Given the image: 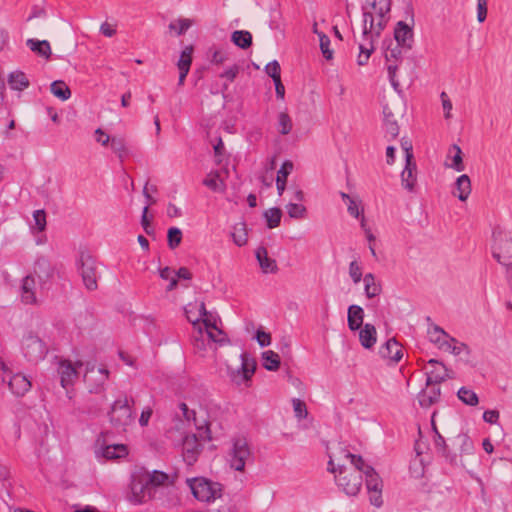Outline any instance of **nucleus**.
I'll use <instances>...</instances> for the list:
<instances>
[{"instance_id":"nucleus-1","label":"nucleus","mask_w":512,"mask_h":512,"mask_svg":"<svg viewBox=\"0 0 512 512\" xmlns=\"http://www.w3.org/2000/svg\"><path fill=\"white\" fill-rule=\"evenodd\" d=\"M135 405V400L132 397H128L127 395H123L116 399L108 412L109 422L113 430L117 433H122L127 430V428L134 421V411L133 406Z\"/></svg>"},{"instance_id":"nucleus-2","label":"nucleus","mask_w":512,"mask_h":512,"mask_svg":"<svg viewBox=\"0 0 512 512\" xmlns=\"http://www.w3.org/2000/svg\"><path fill=\"white\" fill-rule=\"evenodd\" d=\"M211 439L210 424L204 421V426H197V433L188 434L183 439L182 447L185 460L189 464H193L202 451L201 442L210 441Z\"/></svg>"},{"instance_id":"nucleus-3","label":"nucleus","mask_w":512,"mask_h":512,"mask_svg":"<svg viewBox=\"0 0 512 512\" xmlns=\"http://www.w3.org/2000/svg\"><path fill=\"white\" fill-rule=\"evenodd\" d=\"M493 257L507 268L508 277L512 276V238L499 228L493 231Z\"/></svg>"},{"instance_id":"nucleus-4","label":"nucleus","mask_w":512,"mask_h":512,"mask_svg":"<svg viewBox=\"0 0 512 512\" xmlns=\"http://www.w3.org/2000/svg\"><path fill=\"white\" fill-rule=\"evenodd\" d=\"M193 496L202 502L213 501L222 495V485L204 477L187 479Z\"/></svg>"},{"instance_id":"nucleus-5","label":"nucleus","mask_w":512,"mask_h":512,"mask_svg":"<svg viewBox=\"0 0 512 512\" xmlns=\"http://www.w3.org/2000/svg\"><path fill=\"white\" fill-rule=\"evenodd\" d=\"M149 486L146 471L140 470L134 472L131 475V481L129 484L130 493L128 495V500L134 505L147 502L152 498Z\"/></svg>"},{"instance_id":"nucleus-6","label":"nucleus","mask_w":512,"mask_h":512,"mask_svg":"<svg viewBox=\"0 0 512 512\" xmlns=\"http://www.w3.org/2000/svg\"><path fill=\"white\" fill-rule=\"evenodd\" d=\"M229 456L230 467L240 472L244 471L246 463L253 459L251 449L245 438H236L233 440Z\"/></svg>"},{"instance_id":"nucleus-7","label":"nucleus","mask_w":512,"mask_h":512,"mask_svg":"<svg viewBox=\"0 0 512 512\" xmlns=\"http://www.w3.org/2000/svg\"><path fill=\"white\" fill-rule=\"evenodd\" d=\"M22 352L29 362L38 363L45 358L48 350L37 335L29 332L22 339Z\"/></svg>"},{"instance_id":"nucleus-8","label":"nucleus","mask_w":512,"mask_h":512,"mask_svg":"<svg viewBox=\"0 0 512 512\" xmlns=\"http://www.w3.org/2000/svg\"><path fill=\"white\" fill-rule=\"evenodd\" d=\"M339 475L336 476V483L346 495L356 496L362 486V475L359 471H351L343 466L338 468Z\"/></svg>"},{"instance_id":"nucleus-9","label":"nucleus","mask_w":512,"mask_h":512,"mask_svg":"<svg viewBox=\"0 0 512 512\" xmlns=\"http://www.w3.org/2000/svg\"><path fill=\"white\" fill-rule=\"evenodd\" d=\"M78 265L85 287L90 291L96 290L98 287L96 260L87 251H81Z\"/></svg>"},{"instance_id":"nucleus-10","label":"nucleus","mask_w":512,"mask_h":512,"mask_svg":"<svg viewBox=\"0 0 512 512\" xmlns=\"http://www.w3.org/2000/svg\"><path fill=\"white\" fill-rule=\"evenodd\" d=\"M367 469L368 473L365 474V482L369 494V501L371 505L380 508L383 505V481L374 468Z\"/></svg>"},{"instance_id":"nucleus-11","label":"nucleus","mask_w":512,"mask_h":512,"mask_svg":"<svg viewBox=\"0 0 512 512\" xmlns=\"http://www.w3.org/2000/svg\"><path fill=\"white\" fill-rule=\"evenodd\" d=\"M109 372L107 369L100 368L95 370L94 367L87 368L84 375V381L87 384L89 393L99 394L104 391V384L108 379Z\"/></svg>"},{"instance_id":"nucleus-12","label":"nucleus","mask_w":512,"mask_h":512,"mask_svg":"<svg viewBox=\"0 0 512 512\" xmlns=\"http://www.w3.org/2000/svg\"><path fill=\"white\" fill-rule=\"evenodd\" d=\"M240 358L241 367L232 374V380L237 384L250 380L257 367L256 360L252 358L248 353L243 352L240 355Z\"/></svg>"},{"instance_id":"nucleus-13","label":"nucleus","mask_w":512,"mask_h":512,"mask_svg":"<svg viewBox=\"0 0 512 512\" xmlns=\"http://www.w3.org/2000/svg\"><path fill=\"white\" fill-rule=\"evenodd\" d=\"M433 444L437 455L444 458L446 463L451 466L457 465V454L449 449L445 438L439 431H436V435L433 436Z\"/></svg>"},{"instance_id":"nucleus-14","label":"nucleus","mask_w":512,"mask_h":512,"mask_svg":"<svg viewBox=\"0 0 512 512\" xmlns=\"http://www.w3.org/2000/svg\"><path fill=\"white\" fill-rule=\"evenodd\" d=\"M428 335L431 342L438 345L440 349H444L451 353L454 344L451 341L452 337H450L440 326L432 324L428 329Z\"/></svg>"},{"instance_id":"nucleus-15","label":"nucleus","mask_w":512,"mask_h":512,"mask_svg":"<svg viewBox=\"0 0 512 512\" xmlns=\"http://www.w3.org/2000/svg\"><path fill=\"white\" fill-rule=\"evenodd\" d=\"M394 39L403 48L410 50L413 44V31L411 27L404 21L397 22L394 29Z\"/></svg>"},{"instance_id":"nucleus-16","label":"nucleus","mask_w":512,"mask_h":512,"mask_svg":"<svg viewBox=\"0 0 512 512\" xmlns=\"http://www.w3.org/2000/svg\"><path fill=\"white\" fill-rule=\"evenodd\" d=\"M30 380L22 373L12 375L8 380V387L17 397L24 396L31 388Z\"/></svg>"},{"instance_id":"nucleus-17","label":"nucleus","mask_w":512,"mask_h":512,"mask_svg":"<svg viewBox=\"0 0 512 512\" xmlns=\"http://www.w3.org/2000/svg\"><path fill=\"white\" fill-rule=\"evenodd\" d=\"M57 371L63 388H67V386L71 385L78 374L76 368L69 360H61Z\"/></svg>"},{"instance_id":"nucleus-18","label":"nucleus","mask_w":512,"mask_h":512,"mask_svg":"<svg viewBox=\"0 0 512 512\" xmlns=\"http://www.w3.org/2000/svg\"><path fill=\"white\" fill-rule=\"evenodd\" d=\"M379 354L381 357L390 359L394 362L400 361L403 357L402 348L395 338L389 339L384 345H382L379 349Z\"/></svg>"},{"instance_id":"nucleus-19","label":"nucleus","mask_w":512,"mask_h":512,"mask_svg":"<svg viewBox=\"0 0 512 512\" xmlns=\"http://www.w3.org/2000/svg\"><path fill=\"white\" fill-rule=\"evenodd\" d=\"M402 185L409 191H412L416 183V163L413 161V155H408L406 165L401 173Z\"/></svg>"},{"instance_id":"nucleus-20","label":"nucleus","mask_w":512,"mask_h":512,"mask_svg":"<svg viewBox=\"0 0 512 512\" xmlns=\"http://www.w3.org/2000/svg\"><path fill=\"white\" fill-rule=\"evenodd\" d=\"M35 278L32 275H27L23 278L21 284V300L25 304H35L37 299L35 295Z\"/></svg>"},{"instance_id":"nucleus-21","label":"nucleus","mask_w":512,"mask_h":512,"mask_svg":"<svg viewBox=\"0 0 512 512\" xmlns=\"http://www.w3.org/2000/svg\"><path fill=\"white\" fill-rule=\"evenodd\" d=\"M364 310L361 306L352 304L348 307L347 323L351 331L359 330L363 325Z\"/></svg>"},{"instance_id":"nucleus-22","label":"nucleus","mask_w":512,"mask_h":512,"mask_svg":"<svg viewBox=\"0 0 512 512\" xmlns=\"http://www.w3.org/2000/svg\"><path fill=\"white\" fill-rule=\"evenodd\" d=\"M256 259L264 273H275L278 270L276 260L268 256V251L261 246L256 250Z\"/></svg>"},{"instance_id":"nucleus-23","label":"nucleus","mask_w":512,"mask_h":512,"mask_svg":"<svg viewBox=\"0 0 512 512\" xmlns=\"http://www.w3.org/2000/svg\"><path fill=\"white\" fill-rule=\"evenodd\" d=\"M54 273V269L50 261L45 257H40L34 264V274L38 277L41 283H46Z\"/></svg>"},{"instance_id":"nucleus-24","label":"nucleus","mask_w":512,"mask_h":512,"mask_svg":"<svg viewBox=\"0 0 512 512\" xmlns=\"http://www.w3.org/2000/svg\"><path fill=\"white\" fill-rule=\"evenodd\" d=\"M385 137L388 141L394 140L399 134V126L392 111L385 106L383 108Z\"/></svg>"},{"instance_id":"nucleus-25","label":"nucleus","mask_w":512,"mask_h":512,"mask_svg":"<svg viewBox=\"0 0 512 512\" xmlns=\"http://www.w3.org/2000/svg\"><path fill=\"white\" fill-rule=\"evenodd\" d=\"M433 387L428 389H423L418 394V402L422 408H429L433 404L437 403L441 396V389L440 387H435V385H432Z\"/></svg>"},{"instance_id":"nucleus-26","label":"nucleus","mask_w":512,"mask_h":512,"mask_svg":"<svg viewBox=\"0 0 512 512\" xmlns=\"http://www.w3.org/2000/svg\"><path fill=\"white\" fill-rule=\"evenodd\" d=\"M359 330V340L361 345L366 349L372 348L375 345L377 339L375 326L373 324L366 323Z\"/></svg>"},{"instance_id":"nucleus-27","label":"nucleus","mask_w":512,"mask_h":512,"mask_svg":"<svg viewBox=\"0 0 512 512\" xmlns=\"http://www.w3.org/2000/svg\"><path fill=\"white\" fill-rule=\"evenodd\" d=\"M471 193V181L468 175L462 174L456 179L453 195L460 201H466Z\"/></svg>"},{"instance_id":"nucleus-28","label":"nucleus","mask_w":512,"mask_h":512,"mask_svg":"<svg viewBox=\"0 0 512 512\" xmlns=\"http://www.w3.org/2000/svg\"><path fill=\"white\" fill-rule=\"evenodd\" d=\"M293 163L290 160H286L281 165L280 169L277 172L276 177V187L277 192L281 196L286 188L287 177L293 171Z\"/></svg>"},{"instance_id":"nucleus-29","label":"nucleus","mask_w":512,"mask_h":512,"mask_svg":"<svg viewBox=\"0 0 512 512\" xmlns=\"http://www.w3.org/2000/svg\"><path fill=\"white\" fill-rule=\"evenodd\" d=\"M26 45L30 48L31 51L40 57L48 59L51 56V47L47 40H37L31 38L26 41Z\"/></svg>"},{"instance_id":"nucleus-30","label":"nucleus","mask_w":512,"mask_h":512,"mask_svg":"<svg viewBox=\"0 0 512 512\" xmlns=\"http://www.w3.org/2000/svg\"><path fill=\"white\" fill-rule=\"evenodd\" d=\"M8 84L12 90L22 91L29 86V80L22 71H13L8 76Z\"/></svg>"},{"instance_id":"nucleus-31","label":"nucleus","mask_w":512,"mask_h":512,"mask_svg":"<svg viewBox=\"0 0 512 512\" xmlns=\"http://www.w3.org/2000/svg\"><path fill=\"white\" fill-rule=\"evenodd\" d=\"M363 281L365 284L364 291L367 298H374L381 293V284L376 282L374 274L367 273L364 276Z\"/></svg>"},{"instance_id":"nucleus-32","label":"nucleus","mask_w":512,"mask_h":512,"mask_svg":"<svg viewBox=\"0 0 512 512\" xmlns=\"http://www.w3.org/2000/svg\"><path fill=\"white\" fill-rule=\"evenodd\" d=\"M203 185L208 187L214 192H224L226 189L225 182L220 179L219 171L210 172L207 177L203 180Z\"/></svg>"},{"instance_id":"nucleus-33","label":"nucleus","mask_w":512,"mask_h":512,"mask_svg":"<svg viewBox=\"0 0 512 512\" xmlns=\"http://www.w3.org/2000/svg\"><path fill=\"white\" fill-rule=\"evenodd\" d=\"M231 41L241 49H247L252 45V34L246 30H236L231 35Z\"/></svg>"},{"instance_id":"nucleus-34","label":"nucleus","mask_w":512,"mask_h":512,"mask_svg":"<svg viewBox=\"0 0 512 512\" xmlns=\"http://www.w3.org/2000/svg\"><path fill=\"white\" fill-rule=\"evenodd\" d=\"M280 364L281 360L276 352L268 350L262 353V365L266 370L276 371L279 369Z\"/></svg>"},{"instance_id":"nucleus-35","label":"nucleus","mask_w":512,"mask_h":512,"mask_svg":"<svg viewBox=\"0 0 512 512\" xmlns=\"http://www.w3.org/2000/svg\"><path fill=\"white\" fill-rule=\"evenodd\" d=\"M51 93L62 101H66L71 97L69 86L62 80H56L51 83Z\"/></svg>"},{"instance_id":"nucleus-36","label":"nucleus","mask_w":512,"mask_h":512,"mask_svg":"<svg viewBox=\"0 0 512 512\" xmlns=\"http://www.w3.org/2000/svg\"><path fill=\"white\" fill-rule=\"evenodd\" d=\"M128 454L127 447L123 444L108 445L103 449L104 458L112 460L126 456Z\"/></svg>"},{"instance_id":"nucleus-37","label":"nucleus","mask_w":512,"mask_h":512,"mask_svg":"<svg viewBox=\"0 0 512 512\" xmlns=\"http://www.w3.org/2000/svg\"><path fill=\"white\" fill-rule=\"evenodd\" d=\"M365 40L368 41V43H366V44L360 43L359 44V54L357 57V64L359 66L366 65L368 63V60H369L371 54L374 51V45H373L374 40L370 37H368V39H365Z\"/></svg>"},{"instance_id":"nucleus-38","label":"nucleus","mask_w":512,"mask_h":512,"mask_svg":"<svg viewBox=\"0 0 512 512\" xmlns=\"http://www.w3.org/2000/svg\"><path fill=\"white\" fill-rule=\"evenodd\" d=\"M233 242L241 247L247 243V228L245 222H239L234 225L233 232L231 233Z\"/></svg>"},{"instance_id":"nucleus-39","label":"nucleus","mask_w":512,"mask_h":512,"mask_svg":"<svg viewBox=\"0 0 512 512\" xmlns=\"http://www.w3.org/2000/svg\"><path fill=\"white\" fill-rule=\"evenodd\" d=\"M263 216L266 219L267 227L273 229L280 225L282 210L278 207H273L264 211Z\"/></svg>"},{"instance_id":"nucleus-40","label":"nucleus","mask_w":512,"mask_h":512,"mask_svg":"<svg viewBox=\"0 0 512 512\" xmlns=\"http://www.w3.org/2000/svg\"><path fill=\"white\" fill-rule=\"evenodd\" d=\"M452 151L455 152V154L452 156V162L450 164H445L447 167L454 169L457 172H461L465 169V166L463 164L462 159V150L457 144H453L450 147L449 153Z\"/></svg>"},{"instance_id":"nucleus-41","label":"nucleus","mask_w":512,"mask_h":512,"mask_svg":"<svg viewBox=\"0 0 512 512\" xmlns=\"http://www.w3.org/2000/svg\"><path fill=\"white\" fill-rule=\"evenodd\" d=\"M386 43H388L387 45V48H386V52H385V59L387 62H391L392 60L393 61H398L402 58V50L404 49L402 47V45H399L398 43H396L394 45V47H391L392 45V40L389 39V40H384L383 44L385 45Z\"/></svg>"},{"instance_id":"nucleus-42","label":"nucleus","mask_w":512,"mask_h":512,"mask_svg":"<svg viewBox=\"0 0 512 512\" xmlns=\"http://www.w3.org/2000/svg\"><path fill=\"white\" fill-rule=\"evenodd\" d=\"M457 396L459 400L469 406H476L479 403L477 394L466 387H461L457 392Z\"/></svg>"},{"instance_id":"nucleus-43","label":"nucleus","mask_w":512,"mask_h":512,"mask_svg":"<svg viewBox=\"0 0 512 512\" xmlns=\"http://www.w3.org/2000/svg\"><path fill=\"white\" fill-rule=\"evenodd\" d=\"M345 457L350 459L351 464L355 468L353 471H359L361 475H365L368 473L367 468H373L371 465L366 464L365 460L360 455H355L350 452H346Z\"/></svg>"},{"instance_id":"nucleus-44","label":"nucleus","mask_w":512,"mask_h":512,"mask_svg":"<svg viewBox=\"0 0 512 512\" xmlns=\"http://www.w3.org/2000/svg\"><path fill=\"white\" fill-rule=\"evenodd\" d=\"M367 2L376 11L379 18H386L391 10V0H379L378 4L376 0H367Z\"/></svg>"},{"instance_id":"nucleus-45","label":"nucleus","mask_w":512,"mask_h":512,"mask_svg":"<svg viewBox=\"0 0 512 512\" xmlns=\"http://www.w3.org/2000/svg\"><path fill=\"white\" fill-rule=\"evenodd\" d=\"M182 231L178 227H170L167 231V245L171 250L176 249L182 241Z\"/></svg>"},{"instance_id":"nucleus-46","label":"nucleus","mask_w":512,"mask_h":512,"mask_svg":"<svg viewBox=\"0 0 512 512\" xmlns=\"http://www.w3.org/2000/svg\"><path fill=\"white\" fill-rule=\"evenodd\" d=\"M147 480L150 486L158 487L168 482L169 475L163 471L153 470L152 473L147 472Z\"/></svg>"},{"instance_id":"nucleus-47","label":"nucleus","mask_w":512,"mask_h":512,"mask_svg":"<svg viewBox=\"0 0 512 512\" xmlns=\"http://www.w3.org/2000/svg\"><path fill=\"white\" fill-rule=\"evenodd\" d=\"M278 132L281 135H287L292 130V120L288 113L280 112L278 115V124H277Z\"/></svg>"},{"instance_id":"nucleus-48","label":"nucleus","mask_w":512,"mask_h":512,"mask_svg":"<svg viewBox=\"0 0 512 512\" xmlns=\"http://www.w3.org/2000/svg\"><path fill=\"white\" fill-rule=\"evenodd\" d=\"M110 145H111V149L118 155V157L122 160L123 157L125 156L126 154V143H125V140L124 138L122 137H116V136H113L111 137L110 139Z\"/></svg>"},{"instance_id":"nucleus-49","label":"nucleus","mask_w":512,"mask_h":512,"mask_svg":"<svg viewBox=\"0 0 512 512\" xmlns=\"http://www.w3.org/2000/svg\"><path fill=\"white\" fill-rule=\"evenodd\" d=\"M288 215L294 219H303L306 217V207L298 203H289L287 206Z\"/></svg>"},{"instance_id":"nucleus-50","label":"nucleus","mask_w":512,"mask_h":512,"mask_svg":"<svg viewBox=\"0 0 512 512\" xmlns=\"http://www.w3.org/2000/svg\"><path fill=\"white\" fill-rule=\"evenodd\" d=\"M192 52H193L192 46L185 47V49L182 51L180 58L178 60V63H177V66L179 69L190 70V66L192 63Z\"/></svg>"},{"instance_id":"nucleus-51","label":"nucleus","mask_w":512,"mask_h":512,"mask_svg":"<svg viewBox=\"0 0 512 512\" xmlns=\"http://www.w3.org/2000/svg\"><path fill=\"white\" fill-rule=\"evenodd\" d=\"M320 49L326 60L333 59V50L330 49V38L324 33H318Z\"/></svg>"},{"instance_id":"nucleus-52","label":"nucleus","mask_w":512,"mask_h":512,"mask_svg":"<svg viewBox=\"0 0 512 512\" xmlns=\"http://www.w3.org/2000/svg\"><path fill=\"white\" fill-rule=\"evenodd\" d=\"M192 343L194 350L196 352H205L206 351V339L204 338L203 331L199 327L198 331L192 337Z\"/></svg>"},{"instance_id":"nucleus-53","label":"nucleus","mask_w":512,"mask_h":512,"mask_svg":"<svg viewBox=\"0 0 512 512\" xmlns=\"http://www.w3.org/2000/svg\"><path fill=\"white\" fill-rule=\"evenodd\" d=\"M374 30V17L371 12H363V31L362 35L364 39H368L369 33Z\"/></svg>"},{"instance_id":"nucleus-54","label":"nucleus","mask_w":512,"mask_h":512,"mask_svg":"<svg viewBox=\"0 0 512 512\" xmlns=\"http://www.w3.org/2000/svg\"><path fill=\"white\" fill-rule=\"evenodd\" d=\"M451 341L454 343L453 348L451 350V353L460 356L461 354L465 353L466 358L464 359L465 362L469 361V355L471 353L470 348L465 343L459 342L455 338H451Z\"/></svg>"},{"instance_id":"nucleus-55","label":"nucleus","mask_w":512,"mask_h":512,"mask_svg":"<svg viewBox=\"0 0 512 512\" xmlns=\"http://www.w3.org/2000/svg\"><path fill=\"white\" fill-rule=\"evenodd\" d=\"M148 205H146L144 208H143V211H142V216H141V226L143 227L145 233L149 236L151 235H154L155 233V230H154V227L152 225V218L150 219L148 217Z\"/></svg>"},{"instance_id":"nucleus-56","label":"nucleus","mask_w":512,"mask_h":512,"mask_svg":"<svg viewBox=\"0 0 512 512\" xmlns=\"http://www.w3.org/2000/svg\"><path fill=\"white\" fill-rule=\"evenodd\" d=\"M292 404H293L295 416L298 419H304L307 417L308 411H307V407H306V404L304 401H302L298 398H294L292 400Z\"/></svg>"},{"instance_id":"nucleus-57","label":"nucleus","mask_w":512,"mask_h":512,"mask_svg":"<svg viewBox=\"0 0 512 512\" xmlns=\"http://www.w3.org/2000/svg\"><path fill=\"white\" fill-rule=\"evenodd\" d=\"M35 226L39 232H42L46 228V212L43 209L36 210L33 213Z\"/></svg>"},{"instance_id":"nucleus-58","label":"nucleus","mask_w":512,"mask_h":512,"mask_svg":"<svg viewBox=\"0 0 512 512\" xmlns=\"http://www.w3.org/2000/svg\"><path fill=\"white\" fill-rule=\"evenodd\" d=\"M458 438L461 440L460 451L462 454H472L474 445L471 438L467 434H460Z\"/></svg>"},{"instance_id":"nucleus-59","label":"nucleus","mask_w":512,"mask_h":512,"mask_svg":"<svg viewBox=\"0 0 512 512\" xmlns=\"http://www.w3.org/2000/svg\"><path fill=\"white\" fill-rule=\"evenodd\" d=\"M265 71L273 80L281 78L280 64L276 60L268 63L265 67Z\"/></svg>"},{"instance_id":"nucleus-60","label":"nucleus","mask_w":512,"mask_h":512,"mask_svg":"<svg viewBox=\"0 0 512 512\" xmlns=\"http://www.w3.org/2000/svg\"><path fill=\"white\" fill-rule=\"evenodd\" d=\"M349 275L355 284L359 283L362 279V269L357 261H352L349 265Z\"/></svg>"},{"instance_id":"nucleus-61","label":"nucleus","mask_w":512,"mask_h":512,"mask_svg":"<svg viewBox=\"0 0 512 512\" xmlns=\"http://www.w3.org/2000/svg\"><path fill=\"white\" fill-rule=\"evenodd\" d=\"M387 23H388L387 18H383V19L379 18V21L376 24H374L373 32L369 33L368 37L372 38L373 40L379 38L382 31L385 29Z\"/></svg>"},{"instance_id":"nucleus-62","label":"nucleus","mask_w":512,"mask_h":512,"mask_svg":"<svg viewBox=\"0 0 512 512\" xmlns=\"http://www.w3.org/2000/svg\"><path fill=\"white\" fill-rule=\"evenodd\" d=\"M442 107L444 110V117L445 119L451 118V110H452V102L450 101L448 95L446 92H442L440 95Z\"/></svg>"},{"instance_id":"nucleus-63","label":"nucleus","mask_w":512,"mask_h":512,"mask_svg":"<svg viewBox=\"0 0 512 512\" xmlns=\"http://www.w3.org/2000/svg\"><path fill=\"white\" fill-rule=\"evenodd\" d=\"M214 154H215V162L217 165H220L223 161L224 156V143L222 139L219 137L217 143L213 146Z\"/></svg>"},{"instance_id":"nucleus-64","label":"nucleus","mask_w":512,"mask_h":512,"mask_svg":"<svg viewBox=\"0 0 512 512\" xmlns=\"http://www.w3.org/2000/svg\"><path fill=\"white\" fill-rule=\"evenodd\" d=\"M190 25L191 23L188 19H180L178 21V26H176L174 23H170L169 28L171 30H176L178 35H182L188 30Z\"/></svg>"}]
</instances>
